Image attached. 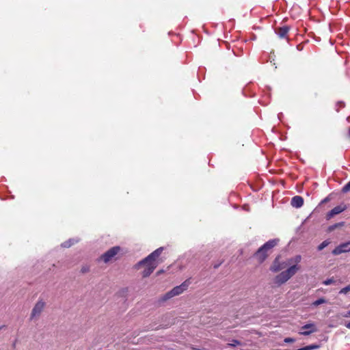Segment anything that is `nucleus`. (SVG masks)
Instances as JSON below:
<instances>
[{"label": "nucleus", "instance_id": "nucleus-31", "mask_svg": "<svg viewBox=\"0 0 350 350\" xmlns=\"http://www.w3.org/2000/svg\"><path fill=\"white\" fill-rule=\"evenodd\" d=\"M348 314H349V316H350V311H349Z\"/></svg>", "mask_w": 350, "mask_h": 350}, {"label": "nucleus", "instance_id": "nucleus-9", "mask_svg": "<svg viewBox=\"0 0 350 350\" xmlns=\"http://www.w3.org/2000/svg\"><path fill=\"white\" fill-rule=\"evenodd\" d=\"M350 252V241L347 243H342L335 247L332 251L334 255H339L342 253Z\"/></svg>", "mask_w": 350, "mask_h": 350}, {"label": "nucleus", "instance_id": "nucleus-1", "mask_svg": "<svg viewBox=\"0 0 350 350\" xmlns=\"http://www.w3.org/2000/svg\"><path fill=\"white\" fill-rule=\"evenodd\" d=\"M299 265H293L274 278V283L280 286L289 280L300 269Z\"/></svg>", "mask_w": 350, "mask_h": 350}, {"label": "nucleus", "instance_id": "nucleus-28", "mask_svg": "<svg viewBox=\"0 0 350 350\" xmlns=\"http://www.w3.org/2000/svg\"><path fill=\"white\" fill-rule=\"evenodd\" d=\"M328 201V199L327 198H325L323 200V202H327Z\"/></svg>", "mask_w": 350, "mask_h": 350}, {"label": "nucleus", "instance_id": "nucleus-26", "mask_svg": "<svg viewBox=\"0 0 350 350\" xmlns=\"http://www.w3.org/2000/svg\"><path fill=\"white\" fill-rule=\"evenodd\" d=\"M342 225H343V223L342 222V223H340V224H336V225L334 226V227H336V226H342Z\"/></svg>", "mask_w": 350, "mask_h": 350}, {"label": "nucleus", "instance_id": "nucleus-5", "mask_svg": "<svg viewBox=\"0 0 350 350\" xmlns=\"http://www.w3.org/2000/svg\"><path fill=\"white\" fill-rule=\"evenodd\" d=\"M142 266L145 267V269L142 272V275L144 278H146L155 269L157 266V262H144V260H142L136 265V268L139 269Z\"/></svg>", "mask_w": 350, "mask_h": 350}, {"label": "nucleus", "instance_id": "nucleus-4", "mask_svg": "<svg viewBox=\"0 0 350 350\" xmlns=\"http://www.w3.org/2000/svg\"><path fill=\"white\" fill-rule=\"evenodd\" d=\"M190 282L188 280H185L180 285L176 286L173 288L171 291L166 293L162 297V301H166L175 296L182 294L189 287Z\"/></svg>", "mask_w": 350, "mask_h": 350}, {"label": "nucleus", "instance_id": "nucleus-7", "mask_svg": "<svg viewBox=\"0 0 350 350\" xmlns=\"http://www.w3.org/2000/svg\"><path fill=\"white\" fill-rule=\"evenodd\" d=\"M45 306V302L42 300H39L36 302L34 307L32 309L31 313V319H35L38 317L42 312L43 311Z\"/></svg>", "mask_w": 350, "mask_h": 350}, {"label": "nucleus", "instance_id": "nucleus-15", "mask_svg": "<svg viewBox=\"0 0 350 350\" xmlns=\"http://www.w3.org/2000/svg\"><path fill=\"white\" fill-rule=\"evenodd\" d=\"M301 256L300 255H297L294 258H290L287 260L288 265H290L293 263H295V265H298L301 262Z\"/></svg>", "mask_w": 350, "mask_h": 350}, {"label": "nucleus", "instance_id": "nucleus-29", "mask_svg": "<svg viewBox=\"0 0 350 350\" xmlns=\"http://www.w3.org/2000/svg\"><path fill=\"white\" fill-rule=\"evenodd\" d=\"M162 272H163V271H158L157 274H160Z\"/></svg>", "mask_w": 350, "mask_h": 350}, {"label": "nucleus", "instance_id": "nucleus-24", "mask_svg": "<svg viewBox=\"0 0 350 350\" xmlns=\"http://www.w3.org/2000/svg\"><path fill=\"white\" fill-rule=\"evenodd\" d=\"M284 341L286 343H288V342H293L295 341V340L293 338H284Z\"/></svg>", "mask_w": 350, "mask_h": 350}, {"label": "nucleus", "instance_id": "nucleus-14", "mask_svg": "<svg viewBox=\"0 0 350 350\" xmlns=\"http://www.w3.org/2000/svg\"><path fill=\"white\" fill-rule=\"evenodd\" d=\"M289 28L287 26H284L278 29V35L280 38H284L288 32Z\"/></svg>", "mask_w": 350, "mask_h": 350}, {"label": "nucleus", "instance_id": "nucleus-8", "mask_svg": "<svg viewBox=\"0 0 350 350\" xmlns=\"http://www.w3.org/2000/svg\"><path fill=\"white\" fill-rule=\"evenodd\" d=\"M287 266V261L280 262L278 258H275L270 267V270L273 272L276 273L285 269Z\"/></svg>", "mask_w": 350, "mask_h": 350}, {"label": "nucleus", "instance_id": "nucleus-30", "mask_svg": "<svg viewBox=\"0 0 350 350\" xmlns=\"http://www.w3.org/2000/svg\"><path fill=\"white\" fill-rule=\"evenodd\" d=\"M348 135L350 137V129H349Z\"/></svg>", "mask_w": 350, "mask_h": 350}, {"label": "nucleus", "instance_id": "nucleus-19", "mask_svg": "<svg viewBox=\"0 0 350 350\" xmlns=\"http://www.w3.org/2000/svg\"><path fill=\"white\" fill-rule=\"evenodd\" d=\"M349 292H350V285H348L345 286V288H342L340 291V294H347Z\"/></svg>", "mask_w": 350, "mask_h": 350}, {"label": "nucleus", "instance_id": "nucleus-21", "mask_svg": "<svg viewBox=\"0 0 350 350\" xmlns=\"http://www.w3.org/2000/svg\"><path fill=\"white\" fill-rule=\"evenodd\" d=\"M334 282V280L333 278L327 279L325 281H323V284L325 285H329L331 284H333Z\"/></svg>", "mask_w": 350, "mask_h": 350}, {"label": "nucleus", "instance_id": "nucleus-18", "mask_svg": "<svg viewBox=\"0 0 350 350\" xmlns=\"http://www.w3.org/2000/svg\"><path fill=\"white\" fill-rule=\"evenodd\" d=\"M329 242L327 240H325L323 241L319 246L318 250L319 251L323 250L325 247H327L329 245Z\"/></svg>", "mask_w": 350, "mask_h": 350}, {"label": "nucleus", "instance_id": "nucleus-11", "mask_svg": "<svg viewBox=\"0 0 350 350\" xmlns=\"http://www.w3.org/2000/svg\"><path fill=\"white\" fill-rule=\"evenodd\" d=\"M163 248L159 247L149 254L147 257L144 259V262H157V258L161 255Z\"/></svg>", "mask_w": 350, "mask_h": 350}, {"label": "nucleus", "instance_id": "nucleus-23", "mask_svg": "<svg viewBox=\"0 0 350 350\" xmlns=\"http://www.w3.org/2000/svg\"><path fill=\"white\" fill-rule=\"evenodd\" d=\"M342 191L344 192L350 191V181L343 187Z\"/></svg>", "mask_w": 350, "mask_h": 350}, {"label": "nucleus", "instance_id": "nucleus-12", "mask_svg": "<svg viewBox=\"0 0 350 350\" xmlns=\"http://www.w3.org/2000/svg\"><path fill=\"white\" fill-rule=\"evenodd\" d=\"M346 209L345 205H339L334 208H332L329 212H328L326 215V219H332L334 215H338L342 212H343Z\"/></svg>", "mask_w": 350, "mask_h": 350}, {"label": "nucleus", "instance_id": "nucleus-27", "mask_svg": "<svg viewBox=\"0 0 350 350\" xmlns=\"http://www.w3.org/2000/svg\"><path fill=\"white\" fill-rule=\"evenodd\" d=\"M192 350H203V349L192 347Z\"/></svg>", "mask_w": 350, "mask_h": 350}, {"label": "nucleus", "instance_id": "nucleus-22", "mask_svg": "<svg viewBox=\"0 0 350 350\" xmlns=\"http://www.w3.org/2000/svg\"><path fill=\"white\" fill-rule=\"evenodd\" d=\"M90 271V267L88 265L83 266L81 269V272L83 273H87Z\"/></svg>", "mask_w": 350, "mask_h": 350}, {"label": "nucleus", "instance_id": "nucleus-16", "mask_svg": "<svg viewBox=\"0 0 350 350\" xmlns=\"http://www.w3.org/2000/svg\"><path fill=\"white\" fill-rule=\"evenodd\" d=\"M78 241L70 239L68 241H65L62 244V246L64 247H70L71 245H72L75 243H77Z\"/></svg>", "mask_w": 350, "mask_h": 350}, {"label": "nucleus", "instance_id": "nucleus-20", "mask_svg": "<svg viewBox=\"0 0 350 350\" xmlns=\"http://www.w3.org/2000/svg\"><path fill=\"white\" fill-rule=\"evenodd\" d=\"M241 345V342L237 340H232L231 343H228L227 345L229 347H235Z\"/></svg>", "mask_w": 350, "mask_h": 350}, {"label": "nucleus", "instance_id": "nucleus-3", "mask_svg": "<svg viewBox=\"0 0 350 350\" xmlns=\"http://www.w3.org/2000/svg\"><path fill=\"white\" fill-rule=\"evenodd\" d=\"M278 241V239L269 240L257 250L254 254V257L259 263H262L267 258L268 250L275 247Z\"/></svg>", "mask_w": 350, "mask_h": 350}, {"label": "nucleus", "instance_id": "nucleus-17", "mask_svg": "<svg viewBox=\"0 0 350 350\" xmlns=\"http://www.w3.org/2000/svg\"><path fill=\"white\" fill-rule=\"evenodd\" d=\"M326 303H327V301L325 299H324V298H320V299H317V300L314 301L312 304V306H315V307H317V306H319V305H321V304H326Z\"/></svg>", "mask_w": 350, "mask_h": 350}, {"label": "nucleus", "instance_id": "nucleus-13", "mask_svg": "<svg viewBox=\"0 0 350 350\" xmlns=\"http://www.w3.org/2000/svg\"><path fill=\"white\" fill-rule=\"evenodd\" d=\"M304 204V200L302 197L296 196H294L291 200V205L295 208H300Z\"/></svg>", "mask_w": 350, "mask_h": 350}, {"label": "nucleus", "instance_id": "nucleus-2", "mask_svg": "<svg viewBox=\"0 0 350 350\" xmlns=\"http://www.w3.org/2000/svg\"><path fill=\"white\" fill-rule=\"evenodd\" d=\"M299 265H293L274 278V283L280 286L289 280L300 269Z\"/></svg>", "mask_w": 350, "mask_h": 350}, {"label": "nucleus", "instance_id": "nucleus-25", "mask_svg": "<svg viewBox=\"0 0 350 350\" xmlns=\"http://www.w3.org/2000/svg\"><path fill=\"white\" fill-rule=\"evenodd\" d=\"M346 327L350 329V321L347 323Z\"/></svg>", "mask_w": 350, "mask_h": 350}, {"label": "nucleus", "instance_id": "nucleus-10", "mask_svg": "<svg viewBox=\"0 0 350 350\" xmlns=\"http://www.w3.org/2000/svg\"><path fill=\"white\" fill-rule=\"evenodd\" d=\"M301 330L299 334L303 336H308L312 333L317 331L315 324L308 323L306 324L301 327Z\"/></svg>", "mask_w": 350, "mask_h": 350}, {"label": "nucleus", "instance_id": "nucleus-6", "mask_svg": "<svg viewBox=\"0 0 350 350\" xmlns=\"http://www.w3.org/2000/svg\"><path fill=\"white\" fill-rule=\"evenodd\" d=\"M121 248L119 246H115L105 252L100 260L107 263L114 259L115 256L120 252Z\"/></svg>", "mask_w": 350, "mask_h": 350}]
</instances>
